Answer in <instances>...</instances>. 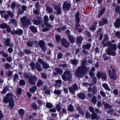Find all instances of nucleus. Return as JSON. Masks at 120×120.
<instances>
[{"mask_svg":"<svg viewBox=\"0 0 120 120\" xmlns=\"http://www.w3.org/2000/svg\"><path fill=\"white\" fill-rule=\"evenodd\" d=\"M86 62V60H83L81 63V64L82 66L79 67L77 69L75 74L77 77H79L82 76L85 74L87 70L88 69V68L84 66L85 65Z\"/></svg>","mask_w":120,"mask_h":120,"instance_id":"nucleus-1","label":"nucleus"},{"mask_svg":"<svg viewBox=\"0 0 120 120\" xmlns=\"http://www.w3.org/2000/svg\"><path fill=\"white\" fill-rule=\"evenodd\" d=\"M13 95L12 94H8L6 97H5L3 101L5 102H9V106L11 108H13L15 105V103L14 100L13 99Z\"/></svg>","mask_w":120,"mask_h":120,"instance_id":"nucleus-2","label":"nucleus"},{"mask_svg":"<svg viewBox=\"0 0 120 120\" xmlns=\"http://www.w3.org/2000/svg\"><path fill=\"white\" fill-rule=\"evenodd\" d=\"M116 49V46L115 45L113 44L112 45L111 49H108L107 50L108 55L114 56L115 55V51Z\"/></svg>","mask_w":120,"mask_h":120,"instance_id":"nucleus-3","label":"nucleus"},{"mask_svg":"<svg viewBox=\"0 0 120 120\" xmlns=\"http://www.w3.org/2000/svg\"><path fill=\"white\" fill-rule=\"evenodd\" d=\"M71 76V74L69 71H66L64 72L62 77L63 80H67L70 79Z\"/></svg>","mask_w":120,"mask_h":120,"instance_id":"nucleus-4","label":"nucleus"},{"mask_svg":"<svg viewBox=\"0 0 120 120\" xmlns=\"http://www.w3.org/2000/svg\"><path fill=\"white\" fill-rule=\"evenodd\" d=\"M98 78L99 79L101 78L102 79L106 80L107 78V76L105 73L98 71L97 74Z\"/></svg>","mask_w":120,"mask_h":120,"instance_id":"nucleus-5","label":"nucleus"},{"mask_svg":"<svg viewBox=\"0 0 120 120\" xmlns=\"http://www.w3.org/2000/svg\"><path fill=\"white\" fill-rule=\"evenodd\" d=\"M112 72L113 73V74L111 73V70H109L108 71V72L109 73V75L111 78L115 80L116 79V77L115 74L116 71L113 68L112 69Z\"/></svg>","mask_w":120,"mask_h":120,"instance_id":"nucleus-6","label":"nucleus"},{"mask_svg":"<svg viewBox=\"0 0 120 120\" xmlns=\"http://www.w3.org/2000/svg\"><path fill=\"white\" fill-rule=\"evenodd\" d=\"M62 45L66 48L68 47L70 45V43L65 39H62L61 41Z\"/></svg>","mask_w":120,"mask_h":120,"instance_id":"nucleus-7","label":"nucleus"},{"mask_svg":"<svg viewBox=\"0 0 120 120\" xmlns=\"http://www.w3.org/2000/svg\"><path fill=\"white\" fill-rule=\"evenodd\" d=\"M37 79V78L34 76H32L29 78V83L31 85H34L35 84V80Z\"/></svg>","mask_w":120,"mask_h":120,"instance_id":"nucleus-8","label":"nucleus"},{"mask_svg":"<svg viewBox=\"0 0 120 120\" xmlns=\"http://www.w3.org/2000/svg\"><path fill=\"white\" fill-rule=\"evenodd\" d=\"M72 86L73 88L72 87H70L69 89V90L71 93L74 94L75 93V90H78V87L77 85L75 84H73Z\"/></svg>","mask_w":120,"mask_h":120,"instance_id":"nucleus-9","label":"nucleus"},{"mask_svg":"<svg viewBox=\"0 0 120 120\" xmlns=\"http://www.w3.org/2000/svg\"><path fill=\"white\" fill-rule=\"evenodd\" d=\"M70 5L69 3H68L67 1H65L64 3L63 8L65 10H68L70 8Z\"/></svg>","mask_w":120,"mask_h":120,"instance_id":"nucleus-10","label":"nucleus"},{"mask_svg":"<svg viewBox=\"0 0 120 120\" xmlns=\"http://www.w3.org/2000/svg\"><path fill=\"white\" fill-rule=\"evenodd\" d=\"M26 18L25 17H24L21 19V22L22 25L23 26H24L26 24H29L30 23V20H28V21H27L26 20Z\"/></svg>","mask_w":120,"mask_h":120,"instance_id":"nucleus-11","label":"nucleus"},{"mask_svg":"<svg viewBox=\"0 0 120 120\" xmlns=\"http://www.w3.org/2000/svg\"><path fill=\"white\" fill-rule=\"evenodd\" d=\"M79 12H77L76 14L75 15L76 18V21H77L78 22L77 24L76 25V29L77 30L78 28V27L79 26Z\"/></svg>","mask_w":120,"mask_h":120,"instance_id":"nucleus-12","label":"nucleus"},{"mask_svg":"<svg viewBox=\"0 0 120 120\" xmlns=\"http://www.w3.org/2000/svg\"><path fill=\"white\" fill-rule=\"evenodd\" d=\"M39 45L42 50H44L45 48V42L43 41L40 40L38 42Z\"/></svg>","mask_w":120,"mask_h":120,"instance_id":"nucleus-13","label":"nucleus"},{"mask_svg":"<svg viewBox=\"0 0 120 120\" xmlns=\"http://www.w3.org/2000/svg\"><path fill=\"white\" fill-rule=\"evenodd\" d=\"M22 11L20 10H18L17 12L18 14H21L23 13L24 11L26 10V7L25 5H23L22 6Z\"/></svg>","mask_w":120,"mask_h":120,"instance_id":"nucleus-14","label":"nucleus"},{"mask_svg":"<svg viewBox=\"0 0 120 120\" xmlns=\"http://www.w3.org/2000/svg\"><path fill=\"white\" fill-rule=\"evenodd\" d=\"M56 83L55 86L57 88H58L60 87V85L62 83V81L61 80H58L55 81Z\"/></svg>","mask_w":120,"mask_h":120,"instance_id":"nucleus-15","label":"nucleus"},{"mask_svg":"<svg viewBox=\"0 0 120 120\" xmlns=\"http://www.w3.org/2000/svg\"><path fill=\"white\" fill-rule=\"evenodd\" d=\"M108 22L107 20L103 18L102 20L99 22L100 26H103L104 24H106Z\"/></svg>","mask_w":120,"mask_h":120,"instance_id":"nucleus-16","label":"nucleus"},{"mask_svg":"<svg viewBox=\"0 0 120 120\" xmlns=\"http://www.w3.org/2000/svg\"><path fill=\"white\" fill-rule=\"evenodd\" d=\"M36 68L38 71L39 72L42 70V68H41V65L38 62L36 63Z\"/></svg>","mask_w":120,"mask_h":120,"instance_id":"nucleus-17","label":"nucleus"},{"mask_svg":"<svg viewBox=\"0 0 120 120\" xmlns=\"http://www.w3.org/2000/svg\"><path fill=\"white\" fill-rule=\"evenodd\" d=\"M60 5L58 6L56 5L54 7L55 9L57 10V13L58 14H60L61 12V11L60 8Z\"/></svg>","mask_w":120,"mask_h":120,"instance_id":"nucleus-18","label":"nucleus"},{"mask_svg":"<svg viewBox=\"0 0 120 120\" xmlns=\"http://www.w3.org/2000/svg\"><path fill=\"white\" fill-rule=\"evenodd\" d=\"M114 25L117 28L119 27L120 26V19L117 18L115 22Z\"/></svg>","mask_w":120,"mask_h":120,"instance_id":"nucleus-19","label":"nucleus"},{"mask_svg":"<svg viewBox=\"0 0 120 120\" xmlns=\"http://www.w3.org/2000/svg\"><path fill=\"white\" fill-rule=\"evenodd\" d=\"M55 70L56 72H54V74L55 75H57L58 73L61 74L63 72V71L60 69L56 68L55 69Z\"/></svg>","mask_w":120,"mask_h":120,"instance_id":"nucleus-20","label":"nucleus"},{"mask_svg":"<svg viewBox=\"0 0 120 120\" xmlns=\"http://www.w3.org/2000/svg\"><path fill=\"white\" fill-rule=\"evenodd\" d=\"M82 38L80 37L79 36L77 37V43L79 45H80L82 43Z\"/></svg>","mask_w":120,"mask_h":120,"instance_id":"nucleus-21","label":"nucleus"},{"mask_svg":"<svg viewBox=\"0 0 120 120\" xmlns=\"http://www.w3.org/2000/svg\"><path fill=\"white\" fill-rule=\"evenodd\" d=\"M37 89V86H34L32 87L30 89V91L31 93H33Z\"/></svg>","mask_w":120,"mask_h":120,"instance_id":"nucleus-22","label":"nucleus"},{"mask_svg":"<svg viewBox=\"0 0 120 120\" xmlns=\"http://www.w3.org/2000/svg\"><path fill=\"white\" fill-rule=\"evenodd\" d=\"M91 117L92 119L98 120L99 119V117L97 116V114L95 113H93L91 114Z\"/></svg>","mask_w":120,"mask_h":120,"instance_id":"nucleus-23","label":"nucleus"},{"mask_svg":"<svg viewBox=\"0 0 120 120\" xmlns=\"http://www.w3.org/2000/svg\"><path fill=\"white\" fill-rule=\"evenodd\" d=\"M46 26L47 27L44 28L42 30V31L43 32H45L48 31L49 29L48 28L49 27H52V26L51 25L49 24H47Z\"/></svg>","mask_w":120,"mask_h":120,"instance_id":"nucleus-24","label":"nucleus"},{"mask_svg":"<svg viewBox=\"0 0 120 120\" xmlns=\"http://www.w3.org/2000/svg\"><path fill=\"white\" fill-rule=\"evenodd\" d=\"M68 38L71 43H73L75 42V41L74 40L73 37L72 36L70 35H68Z\"/></svg>","mask_w":120,"mask_h":120,"instance_id":"nucleus-25","label":"nucleus"},{"mask_svg":"<svg viewBox=\"0 0 120 120\" xmlns=\"http://www.w3.org/2000/svg\"><path fill=\"white\" fill-rule=\"evenodd\" d=\"M79 97L81 98L84 99L85 97V96L83 93H80L78 95Z\"/></svg>","mask_w":120,"mask_h":120,"instance_id":"nucleus-26","label":"nucleus"},{"mask_svg":"<svg viewBox=\"0 0 120 120\" xmlns=\"http://www.w3.org/2000/svg\"><path fill=\"white\" fill-rule=\"evenodd\" d=\"M91 46V45L90 44H87L86 45H84L83 46V48L86 49H88Z\"/></svg>","mask_w":120,"mask_h":120,"instance_id":"nucleus-27","label":"nucleus"},{"mask_svg":"<svg viewBox=\"0 0 120 120\" xmlns=\"http://www.w3.org/2000/svg\"><path fill=\"white\" fill-rule=\"evenodd\" d=\"M68 109V111H69L71 112L73 111L74 110V108L73 106L71 105H69Z\"/></svg>","mask_w":120,"mask_h":120,"instance_id":"nucleus-28","label":"nucleus"},{"mask_svg":"<svg viewBox=\"0 0 120 120\" xmlns=\"http://www.w3.org/2000/svg\"><path fill=\"white\" fill-rule=\"evenodd\" d=\"M105 9L104 8H102L101 10L99 13L98 15L99 17H100L104 13L105 11Z\"/></svg>","mask_w":120,"mask_h":120,"instance_id":"nucleus-29","label":"nucleus"},{"mask_svg":"<svg viewBox=\"0 0 120 120\" xmlns=\"http://www.w3.org/2000/svg\"><path fill=\"white\" fill-rule=\"evenodd\" d=\"M8 25L6 23H3L0 25V28L1 29L6 28Z\"/></svg>","mask_w":120,"mask_h":120,"instance_id":"nucleus-30","label":"nucleus"},{"mask_svg":"<svg viewBox=\"0 0 120 120\" xmlns=\"http://www.w3.org/2000/svg\"><path fill=\"white\" fill-rule=\"evenodd\" d=\"M10 39L9 38H7L6 40L5 41V45L7 46H8L9 45Z\"/></svg>","mask_w":120,"mask_h":120,"instance_id":"nucleus-31","label":"nucleus"},{"mask_svg":"<svg viewBox=\"0 0 120 120\" xmlns=\"http://www.w3.org/2000/svg\"><path fill=\"white\" fill-rule=\"evenodd\" d=\"M19 113L21 116L23 115L24 113V111L22 109H20L19 110Z\"/></svg>","mask_w":120,"mask_h":120,"instance_id":"nucleus-32","label":"nucleus"},{"mask_svg":"<svg viewBox=\"0 0 120 120\" xmlns=\"http://www.w3.org/2000/svg\"><path fill=\"white\" fill-rule=\"evenodd\" d=\"M103 86L105 89L109 90V87L107 84L105 83L103 84Z\"/></svg>","mask_w":120,"mask_h":120,"instance_id":"nucleus-33","label":"nucleus"},{"mask_svg":"<svg viewBox=\"0 0 120 120\" xmlns=\"http://www.w3.org/2000/svg\"><path fill=\"white\" fill-rule=\"evenodd\" d=\"M46 106L48 108H51L52 107V105L50 103H46Z\"/></svg>","mask_w":120,"mask_h":120,"instance_id":"nucleus-34","label":"nucleus"},{"mask_svg":"<svg viewBox=\"0 0 120 120\" xmlns=\"http://www.w3.org/2000/svg\"><path fill=\"white\" fill-rule=\"evenodd\" d=\"M30 29L33 32H36L37 31L36 28L33 26H31Z\"/></svg>","mask_w":120,"mask_h":120,"instance_id":"nucleus-35","label":"nucleus"},{"mask_svg":"<svg viewBox=\"0 0 120 120\" xmlns=\"http://www.w3.org/2000/svg\"><path fill=\"white\" fill-rule=\"evenodd\" d=\"M96 100L97 99L96 97L94 96L91 99V101L94 104H95L96 102Z\"/></svg>","mask_w":120,"mask_h":120,"instance_id":"nucleus-36","label":"nucleus"},{"mask_svg":"<svg viewBox=\"0 0 120 120\" xmlns=\"http://www.w3.org/2000/svg\"><path fill=\"white\" fill-rule=\"evenodd\" d=\"M8 90V87H5L3 90L2 91V93L3 94L6 93L7 91Z\"/></svg>","mask_w":120,"mask_h":120,"instance_id":"nucleus-37","label":"nucleus"},{"mask_svg":"<svg viewBox=\"0 0 120 120\" xmlns=\"http://www.w3.org/2000/svg\"><path fill=\"white\" fill-rule=\"evenodd\" d=\"M56 39L57 41L58 42L60 41L61 38L60 36L58 35H56L55 36Z\"/></svg>","mask_w":120,"mask_h":120,"instance_id":"nucleus-38","label":"nucleus"},{"mask_svg":"<svg viewBox=\"0 0 120 120\" xmlns=\"http://www.w3.org/2000/svg\"><path fill=\"white\" fill-rule=\"evenodd\" d=\"M55 94H60L61 92V90H55L54 92Z\"/></svg>","mask_w":120,"mask_h":120,"instance_id":"nucleus-39","label":"nucleus"},{"mask_svg":"<svg viewBox=\"0 0 120 120\" xmlns=\"http://www.w3.org/2000/svg\"><path fill=\"white\" fill-rule=\"evenodd\" d=\"M17 30V34L19 35H22L23 33V31L21 29H19Z\"/></svg>","mask_w":120,"mask_h":120,"instance_id":"nucleus-40","label":"nucleus"},{"mask_svg":"<svg viewBox=\"0 0 120 120\" xmlns=\"http://www.w3.org/2000/svg\"><path fill=\"white\" fill-rule=\"evenodd\" d=\"M46 9L48 12L51 13L52 12V9L50 7H47L46 8Z\"/></svg>","mask_w":120,"mask_h":120,"instance_id":"nucleus-41","label":"nucleus"},{"mask_svg":"<svg viewBox=\"0 0 120 120\" xmlns=\"http://www.w3.org/2000/svg\"><path fill=\"white\" fill-rule=\"evenodd\" d=\"M44 22H47L49 20V18L47 15L45 16L44 17Z\"/></svg>","mask_w":120,"mask_h":120,"instance_id":"nucleus-42","label":"nucleus"},{"mask_svg":"<svg viewBox=\"0 0 120 120\" xmlns=\"http://www.w3.org/2000/svg\"><path fill=\"white\" fill-rule=\"evenodd\" d=\"M71 62L72 64L75 65L78 63V61L74 59L71 60Z\"/></svg>","mask_w":120,"mask_h":120,"instance_id":"nucleus-43","label":"nucleus"},{"mask_svg":"<svg viewBox=\"0 0 120 120\" xmlns=\"http://www.w3.org/2000/svg\"><path fill=\"white\" fill-rule=\"evenodd\" d=\"M43 68H44L46 69L49 67V65L48 64L45 63L43 65Z\"/></svg>","mask_w":120,"mask_h":120,"instance_id":"nucleus-44","label":"nucleus"},{"mask_svg":"<svg viewBox=\"0 0 120 120\" xmlns=\"http://www.w3.org/2000/svg\"><path fill=\"white\" fill-rule=\"evenodd\" d=\"M116 11L118 13H120V7L119 6L117 7L115 9Z\"/></svg>","mask_w":120,"mask_h":120,"instance_id":"nucleus-45","label":"nucleus"},{"mask_svg":"<svg viewBox=\"0 0 120 120\" xmlns=\"http://www.w3.org/2000/svg\"><path fill=\"white\" fill-rule=\"evenodd\" d=\"M56 108L58 111H59L61 108L60 105L59 104L57 105L56 106Z\"/></svg>","mask_w":120,"mask_h":120,"instance_id":"nucleus-46","label":"nucleus"},{"mask_svg":"<svg viewBox=\"0 0 120 120\" xmlns=\"http://www.w3.org/2000/svg\"><path fill=\"white\" fill-rule=\"evenodd\" d=\"M19 83L20 85L23 86L25 85V82L24 80H21L19 81Z\"/></svg>","mask_w":120,"mask_h":120,"instance_id":"nucleus-47","label":"nucleus"},{"mask_svg":"<svg viewBox=\"0 0 120 120\" xmlns=\"http://www.w3.org/2000/svg\"><path fill=\"white\" fill-rule=\"evenodd\" d=\"M107 35L106 34H105L104 35V38L102 41V44H104L105 41L106 39H107Z\"/></svg>","mask_w":120,"mask_h":120,"instance_id":"nucleus-48","label":"nucleus"},{"mask_svg":"<svg viewBox=\"0 0 120 120\" xmlns=\"http://www.w3.org/2000/svg\"><path fill=\"white\" fill-rule=\"evenodd\" d=\"M116 36L118 38H119L120 39V32H116Z\"/></svg>","mask_w":120,"mask_h":120,"instance_id":"nucleus-49","label":"nucleus"},{"mask_svg":"<svg viewBox=\"0 0 120 120\" xmlns=\"http://www.w3.org/2000/svg\"><path fill=\"white\" fill-rule=\"evenodd\" d=\"M89 110L91 112H93L94 111V110L92 106H90L89 108Z\"/></svg>","mask_w":120,"mask_h":120,"instance_id":"nucleus-50","label":"nucleus"},{"mask_svg":"<svg viewBox=\"0 0 120 120\" xmlns=\"http://www.w3.org/2000/svg\"><path fill=\"white\" fill-rule=\"evenodd\" d=\"M22 90L21 89L19 88L18 89L17 93L19 94H21Z\"/></svg>","mask_w":120,"mask_h":120,"instance_id":"nucleus-51","label":"nucleus"},{"mask_svg":"<svg viewBox=\"0 0 120 120\" xmlns=\"http://www.w3.org/2000/svg\"><path fill=\"white\" fill-rule=\"evenodd\" d=\"M30 65L31 67L32 68V69L33 70L34 68L35 64L34 63V62H32L30 64Z\"/></svg>","mask_w":120,"mask_h":120,"instance_id":"nucleus-52","label":"nucleus"},{"mask_svg":"<svg viewBox=\"0 0 120 120\" xmlns=\"http://www.w3.org/2000/svg\"><path fill=\"white\" fill-rule=\"evenodd\" d=\"M43 84V82L41 80H39L37 83V86H40L41 85Z\"/></svg>","mask_w":120,"mask_h":120,"instance_id":"nucleus-53","label":"nucleus"},{"mask_svg":"<svg viewBox=\"0 0 120 120\" xmlns=\"http://www.w3.org/2000/svg\"><path fill=\"white\" fill-rule=\"evenodd\" d=\"M105 107L106 108L110 109L111 108V106H110L108 104H105L104 105Z\"/></svg>","mask_w":120,"mask_h":120,"instance_id":"nucleus-54","label":"nucleus"},{"mask_svg":"<svg viewBox=\"0 0 120 120\" xmlns=\"http://www.w3.org/2000/svg\"><path fill=\"white\" fill-rule=\"evenodd\" d=\"M7 61L9 62H11L12 61V57H9L7 59Z\"/></svg>","mask_w":120,"mask_h":120,"instance_id":"nucleus-55","label":"nucleus"},{"mask_svg":"<svg viewBox=\"0 0 120 120\" xmlns=\"http://www.w3.org/2000/svg\"><path fill=\"white\" fill-rule=\"evenodd\" d=\"M33 45V42L32 41H28L27 42V45L28 46H31Z\"/></svg>","mask_w":120,"mask_h":120,"instance_id":"nucleus-56","label":"nucleus"},{"mask_svg":"<svg viewBox=\"0 0 120 120\" xmlns=\"http://www.w3.org/2000/svg\"><path fill=\"white\" fill-rule=\"evenodd\" d=\"M34 23L36 25H38L40 24V22L39 21H37L36 20H34Z\"/></svg>","mask_w":120,"mask_h":120,"instance_id":"nucleus-57","label":"nucleus"},{"mask_svg":"<svg viewBox=\"0 0 120 120\" xmlns=\"http://www.w3.org/2000/svg\"><path fill=\"white\" fill-rule=\"evenodd\" d=\"M38 60L39 62L42 65L43 64H44L45 63L44 61L41 59H38Z\"/></svg>","mask_w":120,"mask_h":120,"instance_id":"nucleus-58","label":"nucleus"},{"mask_svg":"<svg viewBox=\"0 0 120 120\" xmlns=\"http://www.w3.org/2000/svg\"><path fill=\"white\" fill-rule=\"evenodd\" d=\"M7 12L8 14L11 17V18H12L13 17V14L11 12L9 11H7Z\"/></svg>","mask_w":120,"mask_h":120,"instance_id":"nucleus-59","label":"nucleus"},{"mask_svg":"<svg viewBox=\"0 0 120 120\" xmlns=\"http://www.w3.org/2000/svg\"><path fill=\"white\" fill-rule=\"evenodd\" d=\"M63 56V54L61 53H60L58 55V58L59 59H60Z\"/></svg>","mask_w":120,"mask_h":120,"instance_id":"nucleus-60","label":"nucleus"},{"mask_svg":"<svg viewBox=\"0 0 120 120\" xmlns=\"http://www.w3.org/2000/svg\"><path fill=\"white\" fill-rule=\"evenodd\" d=\"M86 117L87 118H89L90 116V113L88 112H87L86 113Z\"/></svg>","mask_w":120,"mask_h":120,"instance_id":"nucleus-61","label":"nucleus"},{"mask_svg":"<svg viewBox=\"0 0 120 120\" xmlns=\"http://www.w3.org/2000/svg\"><path fill=\"white\" fill-rule=\"evenodd\" d=\"M56 108H54L50 109L49 111L51 112H56Z\"/></svg>","mask_w":120,"mask_h":120,"instance_id":"nucleus-62","label":"nucleus"},{"mask_svg":"<svg viewBox=\"0 0 120 120\" xmlns=\"http://www.w3.org/2000/svg\"><path fill=\"white\" fill-rule=\"evenodd\" d=\"M89 75L91 77H94V73L91 71H90L89 72Z\"/></svg>","mask_w":120,"mask_h":120,"instance_id":"nucleus-63","label":"nucleus"},{"mask_svg":"<svg viewBox=\"0 0 120 120\" xmlns=\"http://www.w3.org/2000/svg\"><path fill=\"white\" fill-rule=\"evenodd\" d=\"M66 28V27L64 26L61 29L58 28L57 29L59 31H60L61 30H65Z\"/></svg>","mask_w":120,"mask_h":120,"instance_id":"nucleus-64","label":"nucleus"}]
</instances>
